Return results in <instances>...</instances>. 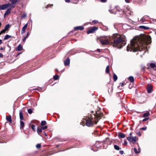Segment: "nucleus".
I'll return each mask as SVG.
<instances>
[{"instance_id":"39448f33","label":"nucleus","mask_w":156,"mask_h":156,"mask_svg":"<svg viewBox=\"0 0 156 156\" xmlns=\"http://www.w3.org/2000/svg\"><path fill=\"white\" fill-rule=\"evenodd\" d=\"M109 11L111 13L115 14H118V13L119 12H121L122 13L124 12L122 9H117L116 8H115L113 9L109 10Z\"/></svg>"},{"instance_id":"6ab92c4d","label":"nucleus","mask_w":156,"mask_h":156,"mask_svg":"<svg viewBox=\"0 0 156 156\" xmlns=\"http://www.w3.org/2000/svg\"><path fill=\"white\" fill-rule=\"evenodd\" d=\"M142 23L143 24V25H147L149 26L150 24L149 23H147L146 22V21L144 20H140Z\"/></svg>"},{"instance_id":"bf43d9fd","label":"nucleus","mask_w":156,"mask_h":156,"mask_svg":"<svg viewBox=\"0 0 156 156\" xmlns=\"http://www.w3.org/2000/svg\"><path fill=\"white\" fill-rule=\"evenodd\" d=\"M4 49L2 47H1L0 48V50H3Z\"/></svg>"},{"instance_id":"c03bdc74","label":"nucleus","mask_w":156,"mask_h":156,"mask_svg":"<svg viewBox=\"0 0 156 156\" xmlns=\"http://www.w3.org/2000/svg\"><path fill=\"white\" fill-rule=\"evenodd\" d=\"M149 119V117H148V118H145L142 121L143 122H145V121H146L147 120Z\"/></svg>"},{"instance_id":"72a5a7b5","label":"nucleus","mask_w":156,"mask_h":156,"mask_svg":"<svg viewBox=\"0 0 156 156\" xmlns=\"http://www.w3.org/2000/svg\"><path fill=\"white\" fill-rule=\"evenodd\" d=\"M53 79L55 80H57L59 76L58 75H55L53 76Z\"/></svg>"},{"instance_id":"473e14b6","label":"nucleus","mask_w":156,"mask_h":156,"mask_svg":"<svg viewBox=\"0 0 156 156\" xmlns=\"http://www.w3.org/2000/svg\"><path fill=\"white\" fill-rule=\"evenodd\" d=\"M27 16V14L26 13H24L21 16V19H23L25 18Z\"/></svg>"},{"instance_id":"4be33fe9","label":"nucleus","mask_w":156,"mask_h":156,"mask_svg":"<svg viewBox=\"0 0 156 156\" xmlns=\"http://www.w3.org/2000/svg\"><path fill=\"white\" fill-rule=\"evenodd\" d=\"M6 120L9 122L10 123L12 122L11 116V115H9L8 117H6Z\"/></svg>"},{"instance_id":"a878e982","label":"nucleus","mask_w":156,"mask_h":156,"mask_svg":"<svg viewBox=\"0 0 156 156\" xmlns=\"http://www.w3.org/2000/svg\"><path fill=\"white\" fill-rule=\"evenodd\" d=\"M12 37V36H11L9 35L8 34H6V35H5V37L4 38V40H7L8 39H9L10 38H11Z\"/></svg>"},{"instance_id":"de8ad7c7","label":"nucleus","mask_w":156,"mask_h":156,"mask_svg":"<svg viewBox=\"0 0 156 156\" xmlns=\"http://www.w3.org/2000/svg\"><path fill=\"white\" fill-rule=\"evenodd\" d=\"M112 91V89H110L109 88V89H108V93L109 94H110V93H111Z\"/></svg>"},{"instance_id":"f03ea898","label":"nucleus","mask_w":156,"mask_h":156,"mask_svg":"<svg viewBox=\"0 0 156 156\" xmlns=\"http://www.w3.org/2000/svg\"><path fill=\"white\" fill-rule=\"evenodd\" d=\"M111 44L114 47L121 48L124 46L126 44V39L124 36L117 34H114L111 37Z\"/></svg>"},{"instance_id":"6e6d98bb","label":"nucleus","mask_w":156,"mask_h":156,"mask_svg":"<svg viewBox=\"0 0 156 156\" xmlns=\"http://www.w3.org/2000/svg\"><path fill=\"white\" fill-rule=\"evenodd\" d=\"M65 1L66 2H70V0H65Z\"/></svg>"},{"instance_id":"4468645a","label":"nucleus","mask_w":156,"mask_h":156,"mask_svg":"<svg viewBox=\"0 0 156 156\" xmlns=\"http://www.w3.org/2000/svg\"><path fill=\"white\" fill-rule=\"evenodd\" d=\"M27 26H28V23H27L23 27L22 29L21 30V33H22V34H24L25 33V30H26V29L27 28Z\"/></svg>"},{"instance_id":"f3484780","label":"nucleus","mask_w":156,"mask_h":156,"mask_svg":"<svg viewBox=\"0 0 156 156\" xmlns=\"http://www.w3.org/2000/svg\"><path fill=\"white\" fill-rule=\"evenodd\" d=\"M118 136L119 138H123L125 137V135L121 132H119L118 133Z\"/></svg>"},{"instance_id":"1a4fd4ad","label":"nucleus","mask_w":156,"mask_h":156,"mask_svg":"<svg viewBox=\"0 0 156 156\" xmlns=\"http://www.w3.org/2000/svg\"><path fill=\"white\" fill-rule=\"evenodd\" d=\"M10 3L4 4L0 5V10H4L7 8L10 7Z\"/></svg>"},{"instance_id":"f257e3e1","label":"nucleus","mask_w":156,"mask_h":156,"mask_svg":"<svg viewBox=\"0 0 156 156\" xmlns=\"http://www.w3.org/2000/svg\"><path fill=\"white\" fill-rule=\"evenodd\" d=\"M147 44L146 38L142 36H136L132 39L127 47V51L136 52L143 50L145 47L144 45Z\"/></svg>"},{"instance_id":"f704fd0d","label":"nucleus","mask_w":156,"mask_h":156,"mask_svg":"<svg viewBox=\"0 0 156 156\" xmlns=\"http://www.w3.org/2000/svg\"><path fill=\"white\" fill-rule=\"evenodd\" d=\"M47 124L46 122L45 121H42L41 122V125L42 126L45 125Z\"/></svg>"},{"instance_id":"09e8293b","label":"nucleus","mask_w":156,"mask_h":156,"mask_svg":"<svg viewBox=\"0 0 156 156\" xmlns=\"http://www.w3.org/2000/svg\"><path fill=\"white\" fill-rule=\"evenodd\" d=\"M137 134L139 136H141V134L140 132L138 131L137 133Z\"/></svg>"},{"instance_id":"864d4df0","label":"nucleus","mask_w":156,"mask_h":156,"mask_svg":"<svg viewBox=\"0 0 156 156\" xmlns=\"http://www.w3.org/2000/svg\"><path fill=\"white\" fill-rule=\"evenodd\" d=\"M3 55L2 53H0V58H3Z\"/></svg>"},{"instance_id":"ea45409f","label":"nucleus","mask_w":156,"mask_h":156,"mask_svg":"<svg viewBox=\"0 0 156 156\" xmlns=\"http://www.w3.org/2000/svg\"><path fill=\"white\" fill-rule=\"evenodd\" d=\"M122 10L124 11V12H123L122 13L121 12H118V14H117V15L119 14V16H121L122 15V14L123 13H125V11H124V10Z\"/></svg>"},{"instance_id":"5701e85b","label":"nucleus","mask_w":156,"mask_h":156,"mask_svg":"<svg viewBox=\"0 0 156 156\" xmlns=\"http://www.w3.org/2000/svg\"><path fill=\"white\" fill-rule=\"evenodd\" d=\"M23 48L20 44H19L17 47L16 50L17 51H20L22 50Z\"/></svg>"},{"instance_id":"37998d69","label":"nucleus","mask_w":156,"mask_h":156,"mask_svg":"<svg viewBox=\"0 0 156 156\" xmlns=\"http://www.w3.org/2000/svg\"><path fill=\"white\" fill-rule=\"evenodd\" d=\"M41 127L43 130H44V129H47L48 126H44V127L42 126Z\"/></svg>"},{"instance_id":"603ef678","label":"nucleus","mask_w":156,"mask_h":156,"mask_svg":"<svg viewBox=\"0 0 156 156\" xmlns=\"http://www.w3.org/2000/svg\"><path fill=\"white\" fill-rule=\"evenodd\" d=\"M100 0L101 2H106V1H107L106 0Z\"/></svg>"},{"instance_id":"aec40b11","label":"nucleus","mask_w":156,"mask_h":156,"mask_svg":"<svg viewBox=\"0 0 156 156\" xmlns=\"http://www.w3.org/2000/svg\"><path fill=\"white\" fill-rule=\"evenodd\" d=\"M20 118V120L23 119V117L22 111H20L19 113Z\"/></svg>"},{"instance_id":"0eeeda50","label":"nucleus","mask_w":156,"mask_h":156,"mask_svg":"<svg viewBox=\"0 0 156 156\" xmlns=\"http://www.w3.org/2000/svg\"><path fill=\"white\" fill-rule=\"evenodd\" d=\"M11 2L9 5L10 7L12 8H14L15 6V4L18 2V0H9Z\"/></svg>"},{"instance_id":"052dcab7","label":"nucleus","mask_w":156,"mask_h":156,"mask_svg":"<svg viewBox=\"0 0 156 156\" xmlns=\"http://www.w3.org/2000/svg\"><path fill=\"white\" fill-rule=\"evenodd\" d=\"M48 7H49V5H48L46 6H45V8H48Z\"/></svg>"},{"instance_id":"9d476101","label":"nucleus","mask_w":156,"mask_h":156,"mask_svg":"<svg viewBox=\"0 0 156 156\" xmlns=\"http://www.w3.org/2000/svg\"><path fill=\"white\" fill-rule=\"evenodd\" d=\"M152 86L150 84H148L147 85V93H151L152 91Z\"/></svg>"},{"instance_id":"69168bd1","label":"nucleus","mask_w":156,"mask_h":156,"mask_svg":"<svg viewBox=\"0 0 156 156\" xmlns=\"http://www.w3.org/2000/svg\"><path fill=\"white\" fill-rule=\"evenodd\" d=\"M21 53H18L17 55H16V56H18Z\"/></svg>"},{"instance_id":"b1692460","label":"nucleus","mask_w":156,"mask_h":156,"mask_svg":"<svg viewBox=\"0 0 156 156\" xmlns=\"http://www.w3.org/2000/svg\"><path fill=\"white\" fill-rule=\"evenodd\" d=\"M150 114V112H147L146 113H144L143 114V117H148Z\"/></svg>"},{"instance_id":"7ed1b4c3","label":"nucleus","mask_w":156,"mask_h":156,"mask_svg":"<svg viewBox=\"0 0 156 156\" xmlns=\"http://www.w3.org/2000/svg\"><path fill=\"white\" fill-rule=\"evenodd\" d=\"M103 115L102 112L98 111L96 112V114L94 115V117H93L91 115H90L83 119L85 120L84 122H86V125L90 127L92 126L94 123L97 124L98 121V119H101Z\"/></svg>"},{"instance_id":"dca6fc26","label":"nucleus","mask_w":156,"mask_h":156,"mask_svg":"<svg viewBox=\"0 0 156 156\" xmlns=\"http://www.w3.org/2000/svg\"><path fill=\"white\" fill-rule=\"evenodd\" d=\"M75 30H82L84 29V27L82 26H77L74 28Z\"/></svg>"},{"instance_id":"2f4dec72","label":"nucleus","mask_w":156,"mask_h":156,"mask_svg":"<svg viewBox=\"0 0 156 156\" xmlns=\"http://www.w3.org/2000/svg\"><path fill=\"white\" fill-rule=\"evenodd\" d=\"M42 129H39L38 127L37 128V132L38 134L41 133L42 132Z\"/></svg>"},{"instance_id":"c9c22d12","label":"nucleus","mask_w":156,"mask_h":156,"mask_svg":"<svg viewBox=\"0 0 156 156\" xmlns=\"http://www.w3.org/2000/svg\"><path fill=\"white\" fill-rule=\"evenodd\" d=\"M134 150L135 153L136 154L139 153L140 152V151H138L136 148H134Z\"/></svg>"},{"instance_id":"a211bd4d","label":"nucleus","mask_w":156,"mask_h":156,"mask_svg":"<svg viewBox=\"0 0 156 156\" xmlns=\"http://www.w3.org/2000/svg\"><path fill=\"white\" fill-rule=\"evenodd\" d=\"M11 8H9L5 12L4 15V17H5V16L7 15L8 14H9V13H10L11 12Z\"/></svg>"},{"instance_id":"ddd939ff","label":"nucleus","mask_w":156,"mask_h":156,"mask_svg":"<svg viewBox=\"0 0 156 156\" xmlns=\"http://www.w3.org/2000/svg\"><path fill=\"white\" fill-rule=\"evenodd\" d=\"M124 11H125V14H126L127 15H131V11L130 10V9L128 8H127Z\"/></svg>"},{"instance_id":"8fccbe9b","label":"nucleus","mask_w":156,"mask_h":156,"mask_svg":"<svg viewBox=\"0 0 156 156\" xmlns=\"http://www.w3.org/2000/svg\"><path fill=\"white\" fill-rule=\"evenodd\" d=\"M123 144L124 145H127V142L126 140H125L124 141Z\"/></svg>"},{"instance_id":"423d86ee","label":"nucleus","mask_w":156,"mask_h":156,"mask_svg":"<svg viewBox=\"0 0 156 156\" xmlns=\"http://www.w3.org/2000/svg\"><path fill=\"white\" fill-rule=\"evenodd\" d=\"M98 29V27L94 26L90 28L88 31H87V34H88L94 33Z\"/></svg>"},{"instance_id":"4d7b16f0","label":"nucleus","mask_w":156,"mask_h":156,"mask_svg":"<svg viewBox=\"0 0 156 156\" xmlns=\"http://www.w3.org/2000/svg\"><path fill=\"white\" fill-rule=\"evenodd\" d=\"M97 51L98 52H100L101 51V50L100 49H97Z\"/></svg>"},{"instance_id":"20e7f679","label":"nucleus","mask_w":156,"mask_h":156,"mask_svg":"<svg viewBox=\"0 0 156 156\" xmlns=\"http://www.w3.org/2000/svg\"><path fill=\"white\" fill-rule=\"evenodd\" d=\"M100 41L103 45L108 44L111 43V37H109L108 39H100Z\"/></svg>"},{"instance_id":"13d9d810","label":"nucleus","mask_w":156,"mask_h":156,"mask_svg":"<svg viewBox=\"0 0 156 156\" xmlns=\"http://www.w3.org/2000/svg\"><path fill=\"white\" fill-rule=\"evenodd\" d=\"M2 43V41L0 39V44Z\"/></svg>"},{"instance_id":"412c9836","label":"nucleus","mask_w":156,"mask_h":156,"mask_svg":"<svg viewBox=\"0 0 156 156\" xmlns=\"http://www.w3.org/2000/svg\"><path fill=\"white\" fill-rule=\"evenodd\" d=\"M20 129H22L23 128L24 126V122H23L22 121V120H20Z\"/></svg>"},{"instance_id":"7c9ffc66","label":"nucleus","mask_w":156,"mask_h":156,"mask_svg":"<svg viewBox=\"0 0 156 156\" xmlns=\"http://www.w3.org/2000/svg\"><path fill=\"white\" fill-rule=\"evenodd\" d=\"M109 66H107L105 69V72L107 73H109Z\"/></svg>"},{"instance_id":"bb28decb","label":"nucleus","mask_w":156,"mask_h":156,"mask_svg":"<svg viewBox=\"0 0 156 156\" xmlns=\"http://www.w3.org/2000/svg\"><path fill=\"white\" fill-rule=\"evenodd\" d=\"M150 66L152 68H154L156 67V65L154 63H151L150 64Z\"/></svg>"},{"instance_id":"2eb2a0df","label":"nucleus","mask_w":156,"mask_h":156,"mask_svg":"<svg viewBox=\"0 0 156 156\" xmlns=\"http://www.w3.org/2000/svg\"><path fill=\"white\" fill-rule=\"evenodd\" d=\"M70 63V59L67 58L64 61V64L65 66H68Z\"/></svg>"},{"instance_id":"49530a36","label":"nucleus","mask_w":156,"mask_h":156,"mask_svg":"<svg viewBox=\"0 0 156 156\" xmlns=\"http://www.w3.org/2000/svg\"><path fill=\"white\" fill-rule=\"evenodd\" d=\"M147 127H143V128H141L140 129L141 130H146L147 129Z\"/></svg>"},{"instance_id":"4c0bfd02","label":"nucleus","mask_w":156,"mask_h":156,"mask_svg":"<svg viewBox=\"0 0 156 156\" xmlns=\"http://www.w3.org/2000/svg\"><path fill=\"white\" fill-rule=\"evenodd\" d=\"M28 112L29 114H31L32 112V111L31 108H29L28 110Z\"/></svg>"},{"instance_id":"680f3d73","label":"nucleus","mask_w":156,"mask_h":156,"mask_svg":"<svg viewBox=\"0 0 156 156\" xmlns=\"http://www.w3.org/2000/svg\"><path fill=\"white\" fill-rule=\"evenodd\" d=\"M138 147H139V145H138ZM138 150H139V151H140V148L139 147V148H138Z\"/></svg>"},{"instance_id":"6e6552de","label":"nucleus","mask_w":156,"mask_h":156,"mask_svg":"<svg viewBox=\"0 0 156 156\" xmlns=\"http://www.w3.org/2000/svg\"><path fill=\"white\" fill-rule=\"evenodd\" d=\"M127 139L130 142H132L133 144H135L136 142V140L135 136L128 137H127Z\"/></svg>"},{"instance_id":"9b49d317","label":"nucleus","mask_w":156,"mask_h":156,"mask_svg":"<svg viewBox=\"0 0 156 156\" xmlns=\"http://www.w3.org/2000/svg\"><path fill=\"white\" fill-rule=\"evenodd\" d=\"M10 25L9 24H7L5 27L4 29L2 30L0 32V35L4 33L5 32L8 30L9 28Z\"/></svg>"},{"instance_id":"c85d7f7f","label":"nucleus","mask_w":156,"mask_h":156,"mask_svg":"<svg viewBox=\"0 0 156 156\" xmlns=\"http://www.w3.org/2000/svg\"><path fill=\"white\" fill-rule=\"evenodd\" d=\"M114 148L115 150L118 151L121 149V148H120L119 146L116 145H114Z\"/></svg>"},{"instance_id":"e433bc0d","label":"nucleus","mask_w":156,"mask_h":156,"mask_svg":"<svg viewBox=\"0 0 156 156\" xmlns=\"http://www.w3.org/2000/svg\"><path fill=\"white\" fill-rule=\"evenodd\" d=\"M98 22V20H93L92 22V24H94L97 23Z\"/></svg>"},{"instance_id":"f8f14e48","label":"nucleus","mask_w":156,"mask_h":156,"mask_svg":"<svg viewBox=\"0 0 156 156\" xmlns=\"http://www.w3.org/2000/svg\"><path fill=\"white\" fill-rule=\"evenodd\" d=\"M139 28L140 29H143L144 30H148L150 29L149 26L147 25H141L139 27Z\"/></svg>"},{"instance_id":"338daca9","label":"nucleus","mask_w":156,"mask_h":156,"mask_svg":"<svg viewBox=\"0 0 156 156\" xmlns=\"http://www.w3.org/2000/svg\"><path fill=\"white\" fill-rule=\"evenodd\" d=\"M132 135V133H130V134H129L131 136Z\"/></svg>"},{"instance_id":"a19ab883","label":"nucleus","mask_w":156,"mask_h":156,"mask_svg":"<svg viewBox=\"0 0 156 156\" xmlns=\"http://www.w3.org/2000/svg\"><path fill=\"white\" fill-rule=\"evenodd\" d=\"M28 37L27 36H26L25 37H24L23 39V42H25V41H26V39L27 38V37Z\"/></svg>"},{"instance_id":"58836bf2","label":"nucleus","mask_w":156,"mask_h":156,"mask_svg":"<svg viewBox=\"0 0 156 156\" xmlns=\"http://www.w3.org/2000/svg\"><path fill=\"white\" fill-rule=\"evenodd\" d=\"M36 147L37 148H39L41 147V145L40 144H37L36 145Z\"/></svg>"},{"instance_id":"0e129e2a","label":"nucleus","mask_w":156,"mask_h":156,"mask_svg":"<svg viewBox=\"0 0 156 156\" xmlns=\"http://www.w3.org/2000/svg\"><path fill=\"white\" fill-rule=\"evenodd\" d=\"M29 32H28L27 33V36H27V37H28V35H29Z\"/></svg>"},{"instance_id":"79ce46f5","label":"nucleus","mask_w":156,"mask_h":156,"mask_svg":"<svg viewBox=\"0 0 156 156\" xmlns=\"http://www.w3.org/2000/svg\"><path fill=\"white\" fill-rule=\"evenodd\" d=\"M35 127V126L34 125H32L31 126V128L34 131H35V129H34Z\"/></svg>"},{"instance_id":"5fc2aeb1","label":"nucleus","mask_w":156,"mask_h":156,"mask_svg":"<svg viewBox=\"0 0 156 156\" xmlns=\"http://www.w3.org/2000/svg\"><path fill=\"white\" fill-rule=\"evenodd\" d=\"M125 1L127 3H129L130 2L129 0H125Z\"/></svg>"},{"instance_id":"cd10ccee","label":"nucleus","mask_w":156,"mask_h":156,"mask_svg":"<svg viewBox=\"0 0 156 156\" xmlns=\"http://www.w3.org/2000/svg\"><path fill=\"white\" fill-rule=\"evenodd\" d=\"M151 19V18H150V17L147 16H145L142 17L140 20H146V19Z\"/></svg>"},{"instance_id":"c756f323","label":"nucleus","mask_w":156,"mask_h":156,"mask_svg":"<svg viewBox=\"0 0 156 156\" xmlns=\"http://www.w3.org/2000/svg\"><path fill=\"white\" fill-rule=\"evenodd\" d=\"M117 78H118V77H117V76L116 75L115 73H114L113 74V79H114V81H116L117 80Z\"/></svg>"},{"instance_id":"3c124183","label":"nucleus","mask_w":156,"mask_h":156,"mask_svg":"<svg viewBox=\"0 0 156 156\" xmlns=\"http://www.w3.org/2000/svg\"><path fill=\"white\" fill-rule=\"evenodd\" d=\"M124 152L123 151H119V153L121 154H123Z\"/></svg>"},{"instance_id":"e2e57ef3","label":"nucleus","mask_w":156,"mask_h":156,"mask_svg":"<svg viewBox=\"0 0 156 156\" xmlns=\"http://www.w3.org/2000/svg\"><path fill=\"white\" fill-rule=\"evenodd\" d=\"M53 6V4H50V5L49 7H51V6Z\"/></svg>"},{"instance_id":"774afa93","label":"nucleus","mask_w":156,"mask_h":156,"mask_svg":"<svg viewBox=\"0 0 156 156\" xmlns=\"http://www.w3.org/2000/svg\"><path fill=\"white\" fill-rule=\"evenodd\" d=\"M1 22H0V27H1Z\"/></svg>"},{"instance_id":"a18cd8bd","label":"nucleus","mask_w":156,"mask_h":156,"mask_svg":"<svg viewBox=\"0 0 156 156\" xmlns=\"http://www.w3.org/2000/svg\"><path fill=\"white\" fill-rule=\"evenodd\" d=\"M124 83H121L120 84V86L119 87H120V86L122 87L124 85Z\"/></svg>"},{"instance_id":"393cba45","label":"nucleus","mask_w":156,"mask_h":156,"mask_svg":"<svg viewBox=\"0 0 156 156\" xmlns=\"http://www.w3.org/2000/svg\"><path fill=\"white\" fill-rule=\"evenodd\" d=\"M128 79L131 82H133L134 81L133 77L132 76H129L128 78Z\"/></svg>"}]
</instances>
